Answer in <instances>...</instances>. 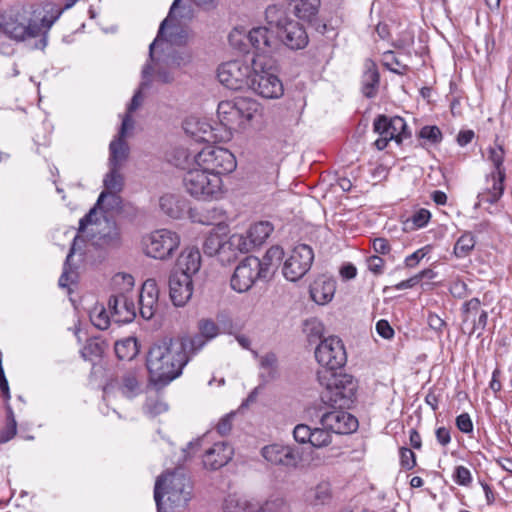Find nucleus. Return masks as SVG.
I'll return each mask as SVG.
<instances>
[{
    "mask_svg": "<svg viewBox=\"0 0 512 512\" xmlns=\"http://www.w3.org/2000/svg\"><path fill=\"white\" fill-rule=\"evenodd\" d=\"M150 70H151V67L149 65L143 66V68H142V72H141L142 81L139 85L138 90L134 93V95L131 99V102L127 108L126 115H129L130 117H131V113L136 111L143 103V100H144V96L142 93L143 90L150 87Z\"/></svg>",
    "mask_w": 512,
    "mask_h": 512,
    "instance_id": "nucleus-41",
    "label": "nucleus"
},
{
    "mask_svg": "<svg viewBox=\"0 0 512 512\" xmlns=\"http://www.w3.org/2000/svg\"><path fill=\"white\" fill-rule=\"evenodd\" d=\"M158 52L173 68L186 66L192 60V55L188 51H176L171 50L170 47H161Z\"/></svg>",
    "mask_w": 512,
    "mask_h": 512,
    "instance_id": "nucleus-44",
    "label": "nucleus"
},
{
    "mask_svg": "<svg viewBox=\"0 0 512 512\" xmlns=\"http://www.w3.org/2000/svg\"><path fill=\"white\" fill-rule=\"evenodd\" d=\"M488 322V313L485 310H481L477 319H474V324L471 326L468 334L472 336L477 333V337H480L486 328Z\"/></svg>",
    "mask_w": 512,
    "mask_h": 512,
    "instance_id": "nucleus-62",
    "label": "nucleus"
},
{
    "mask_svg": "<svg viewBox=\"0 0 512 512\" xmlns=\"http://www.w3.org/2000/svg\"><path fill=\"white\" fill-rule=\"evenodd\" d=\"M17 433V422L11 407H8V423L6 427L0 432V443L10 441Z\"/></svg>",
    "mask_w": 512,
    "mask_h": 512,
    "instance_id": "nucleus-57",
    "label": "nucleus"
},
{
    "mask_svg": "<svg viewBox=\"0 0 512 512\" xmlns=\"http://www.w3.org/2000/svg\"><path fill=\"white\" fill-rule=\"evenodd\" d=\"M117 391L127 399H134L144 391V374L141 369L125 371L116 380Z\"/></svg>",
    "mask_w": 512,
    "mask_h": 512,
    "instance_id": "nucleus-23",
    "label": "nucleus"
},
{
    "mask_svg": "<svg viewBox=\"0 0 512 512\" xmlns=\"http://www.w3.org/2000/svg\"><path fill=\"white\" fill-rule=\"evenodd\" d=\"M162 44L161 38L156 37L149 46V59L144 66H150V85L153 80L163 84L173 82L174 76L171 72L173 68L164 57L158 52V46Z\"/></svg>",
    "mask_w": 512,
    "mask_h": 512,
    "instance_id": "nucleus-19",
    "label": "nucleus"
},
{
    "mask_svg": "<svg viewBox=\"0 0 512 512\" xmlns=\"http://www.w3.org/2000/svg\"><path fill=\"white\" fill-rule=\"evenodd\" d=\"M277 39L291 50L304 49L309 42L305 28L295 20L278 32Z\"/></svg>",
    "mask_w": 512,
    "mask_h": 512,
    "instance_id": "nucleus-26",
    "label": "nucleus"
},
{
    "mask_svg": "<svg viewBox=\"0 0 512 512\" xmlns=\"http://www.w3.org/2000/svg\"><path fill=\"white\" fill-rule=\"evenodd\" d=\"M185 131L198 142L210 143L216 139L212 126L203 121H187Z\"/></svg>",
    "mask_w": 512,
    "mask_h": 512,
    "instance_id": "nucleus-40",
    "label": "nucleus"
},
{
    "mask_svg": "<svg viewBox=\"0 0 512 512\" xmlns=\"http://www.w3.org/2000/svg\"><path fill=\"white\" fill-rule=\"evenodd\" d=\"M233 447L224 441L215 443L207 449L203 455L204 467L210 470H217L225 466L233 457Z\"/></svg>",
    "mask_w": 512,
    "mask_h": 512,
    "instance_id": "nucleus-27",
    "label": "nucleus"
},
{
    "mask_svg": "<svg viewBox=\"0 0 512 512\" xmlns=\"http://www.w3.org/2000/svg\"><path fill=\"white\" fill-rule=\"evenodd\" d=\"M259 508L256 512H286V503L282 498L276 497L264 503L259 501Z\"/></svg>",
    "mask_w": 512,
    "mask_h": 512,
    "instance_id": "nucleus-59",
    "label": "nucleus"
},
{
    "mask_svg": "<svg viewBox=\"0 0 512 512\" xmlns=\"http://www.w3.org/2000/svg\"><path fill=\"white\" fill-rule=\"evenodd\" d=\"M159 206L163 213L173 219L182 217L186 207V201L173 194H165L159 199Z\"/></svg>",
    "mask_w": 512,
    "mask_h": 512,
    "instance_id": "nucleus-38",
    "label": "nucleus"
},
{
    "mask_svg": "<svg viewBox=\"0 0 512 512\" xmlns=\"http://www.w3.org/2000/svg\"><path fill=\"white\" fill-rule=\"evenodd\" d=\"M273 231V225L268 221H261L250 226L249 237L257 246L262 245Z\"/></svg>",
    "mask_w": 512,
    "mask_h": 512,
    "instance_id": "nucleus-47",
    "label": "nucleus"
},
{
    "mask_svg": "<svg viewBox=\"0 0 512 512\" xmlns=\"http://www.w3.org/2000/svg\"><path fill=\"white\" fill-rule=\"evenodd\" d=\"M114 293L124 292L134 295V278L130 274L118 273L113 277Z\"/></svg>",
    "mask_w": 512,
    "mask_h": 512,
    "instance_id": "nucleus-51",
    "label": "nucleus"
},
{
    "mask_svg": "<svg viewBox=\"0 0 512 512\" xmlns=\"http://www.w3.org/2000/svg\"><path fill=\"white\" fill-rule=\"evenodd\" d=\"M313 447L321 448L331 443L330 431L322 428L312 429L311 440L309 442Z\"/></svg>",
    "mask_w": 512,
    "mask_h": 512,
    "instance_id": "nucleus-56",
    "label": "nucleus"
},
{
    "mask_svg": "<svg viewBox=\"0 0 512 512\" xmlns=\"http://www.w3.org/2000/svg\"><path fill=\"white\" fill-rule=\"evenodd\" d=\"M145 412L151 417H156L168 410V405L159 398H148L144 406Z\"/></svg>",
    "mask_w": 512,
    "mask_h": 512,
    "instance_id": "nucleus-58",
    "label": "nucleus"
},
{
    "mask_svg": "<svg viewBox=\"0 0 512 512\" xmlns=\"http://www.w3.org/2000/svg\"><path fill=\"white\" fill-rule=\"evenodd\" d=\"M331 499V488L327 482H321L316 487L310 489L306 494V500L314 505H325Z\"/></svg>",
    "mask_w": 512,
    "mask_h": 512,
    "instance_id": "nucleus-45",
    "label": "nucleus"
},
{
    "mask_svg": "<svg viewBox=\"0 0 512 512\" xmlns=\"http://www.w3.org/2000/svg\"><path fill=\"white\" fill-rule=\"evenodd\" d=\"M418 137L430 145L439 144L443 138L441 130L435 125L423 126L418 133Z\"/></svg>",
    "mask_w": 512,
    "mask_h": 512,
    "instance_id": "nucleus-55",
    "label": "nucleus"
},
{
    "mask_svg": "<svg viewBox=\"0 0 512 512\" xmlns=\"http://www.w3.org/2000/svg\"><path fill=\"white\" fill-rule=\"evenodd\" d=\"M228 246V253H235L236 256L237 252L248 253L256 247L248 232L246 234H233L230 236L228 238Z\"/></svg>",
    "mask_w": 512,
    "mask_h": 512,
    "instance_id": "nucleus-46",
    "label": "nucleus"
},
{
    "mask_svg": "<svg viewBox=\"0 0 512 512\" xmlns=\"http://www.w3.org/2000/svg\"><path fill=\"white\" fill-rule=\"evenodd\" d=\"M177 265L180 271L176 273H185L189 277L197 273L201 266L200 251L196 247L186 248L179 256Z\"/></svg>",
    "mask_w": 512,
    "mask_h": 512,
    "instance_id": "nucleus-36",
    "label": "nucleus"
},
{
    "mask_svg": "<svg viewBox=\"0 0 512 512\" xmlns=\"http://www.w3.org/2000/svg\"><path fill=\"white\" fill-rule=\"evenodd\" d=\"M192 354L181 338L154 343L147 354L146 367L155 384L166 385L179 377Z\"/></svg>",
    "mask_w": 512,
    "mask_h": 512,
    "instance_id": "nucleus-2",
    "label": "nucleus"
},
{
    "mask_svg": "<svg viewBox=\"0 0 512 512\" xmlns=\"http://www.w3.org/2000/svg\"><path fill=\"white\" fill-rule=\"evenodd\" d=\"M108 308L112 318L117 323H130L137 315L134 295H128L124 292L113 293L109 298Z\"/></svg>",
    "mask_w": 512,
    "mask_h": 512,
    "instance_id": "nucleus-21",
    "label": "nucleus"
},
{
    "mask_svg": "<svg viewBox=\"0 0 512 512\" xmlns=\"http://www.w3.org/2000/svg\"><path fill=\"white\" fill-rule=\"evenodd\" d=\"M189 30L182 23L170 22L161 37L162 44L159 47L183 46L189 39Z\"/></svg>",
    "mask_w": 512,
    "mask_h": 512,
    "instance_id": "nucleus-33",
    "label": "nucleus"
},
{
    "mask_svg": "<svg viewBox=\"0 0 512 512\" xmlns=\"http://www.w3.org/2000/svg\"><path fill=\"white\" fill-rule=\"evenodd\" d=\"M251 45L259 52L258 55L266 56L277 47V40L270 37L267 27H255L247 35Z\"/></svg>",
    "mask_w": 512,
    "mask_h": 512,
    "instance_id": "nucleus-31",
    "label": "nucleus"
},
{
    "mask_svg": "<svg viewBox=\"0 0 512 512\" xmlns=\"http://www.w3.org/2000/svg\"><path fill=\"white\" fill-rule=\"evenodd\" d=\"M315 357L323 369L331 371L340 369L347 361L344 344L337 336L322 339L316 347Z\"/></svg>",
    "mask_w": 512,
    "mask_h": 512,
    "instance_id": "nucleus-12",
    "label": "nucleus"
},
{
    "mask_svg": "<svg viewBox=\"0 0 512 512\" xmlns=\"http://www.w3.org/2000/svg\"><path fill=\"white\" fill-rule=\"evenodd\" d=\"M488 159L492 162L495 171L491 173L490 179L492 181L491 188H488L487 191L481 192L478 195V203L477 205H481L482 203H496L504 192V179L506 176L505 169L503 167V161L505 152L502 145L496 144L494 147H490Z\"/></svg>",
    "mask_w": 512,
    "mask_h": 512,
    "instance_id": "nucleus-10",
    "label": "nucleus"
},
{
    "mask_svg": "<svg viewBox=\"0 0 512 512\" xmlns=\"http://www.w3.org/2000/svg\"><path fill=\"white\" fill-rule=\"evenodd\" d=\"M196 165L204 170L221 175L231 173L235 170L237 163L235 156L222 147L207 146L194 156Z\"/></svg>",
    "mask_w": 512,
    "mask_h": 512,
    "instance_id": "nucleus-9",
    "label": "nucleus"
},
{
    "mask_svg": "<svg viewBox=\"0 0 512 512\" xmlns=\"http://www.w3.org/2000/svg\"><path fill=\"white\" fill-rule=\"evenodd\" d=\"M312 429L306 424H298L293 430L295 441L301 444L309 443L311 440Z\"/></svg>",
    "mask_w": 512,
    "mask_h": 512,
    "instance_id": "nucleus-63",
    "label": "nucleus"
},
{
    "mask_svg": "<svg viewBox=\"0 0 512 512\" xmlns=\"http://www.w3.org/2000/svg\"><path fill=\"white\" fill-rule=\"evenodd\" d=\"M167 495L170 503L176 507L186 506L192 497L190 479L177 468L159 476L154 487V499L158 512L162 510V499Z\"/></svg>",
    "mask_w": 512,
    "mask_h": 512,
    "instance_id": "nucleus-4",
    "label": "nucleus"
},
{
    "mask_svg": "<svg viewBox=\"0 0 512 512\" xmlns=\"http://www.w3.org/2000/svg\"><path fill=\"white\" fill-rule=\"evenodd\" d=\"M261 455L271 465L285 468H295L301 458L296 448L278 443L264 446Z\"/></svg>",
    "mask_w": 512,
    "mask_h": 512,
    "instance_id": "nucleus-18",
    "label": "nucleus"
},
{
    "mask_svg": "<svg viewBox=\"0 0 512 512\" xmlns=\"http://www.w3.org/2000/svg\"><path fill=\"white\" fill-rule=\"evenodd\" d=\"M179 245L180 236L169 229L155 230L144 239L146 255L160 260L172 256Z\"/></svg>",
    "mask_w": 512,
    "mask_h": 512,
    "instance_id": "nucleus-11",
    "label": "nucleus"
},
{
    "mask_svg": "<svg viewBox=\"0 0 512 512\" xmlns=\"http://www.w3.org/2000/svg\"><path fill=\"white\" fill-rule=\"evenodd\" d=\"M197 155L196 151H191L184 146L176 147L171 155L170 161L178 168L192 169L191 166L196 164L194 156Z\"/></svg>",
    "mask_w": 512,
    "mask_h": 512,
    "instance_id": "nucleus-43",
    "label": "nucleus"
},
{
    "mask_svg": "<svg viewBox=\"0 0 512 512\" xmlns=\"http://www.w3.org/2000/svg\"><path fill=\"white\" fill-rule=\"evenodd\" d=\"M258 268V257L250 255L244 258L234 270L230 280L231 288L238 293L250 290L257 280H263Z\"/></svg>",
    "mask_w": 512,
    "mask_h": 512,
    "instance_id": "nucleus-16",
    "label": "nucleus"
},
{
    "mask_svg": "<svg viewBox=\"0 0 512 512\" xmlns=\"http://www.w3.org/2000/svg\"><path fill=\"white\" fill-rule=\"evenodd\" d=\"M91 228V239L93 245L101 249H118L121 247L123 239L119 224L114 219L105 216L96 217V207L80 219L78 233H84L88 226Z\"/></svg>",
    "mask_w": 512,
    "mask_h": 512,
    "instance_id": "nucleus-5",
    "label": "nucleus"
},
{
    "mask_svg": "<svg viewBox=\"0 0 512 512\" xmlns=\"http://www.w3.org/2000/svg\"><path fill=\"white\" fill-rule=\"evenodd\" d=\"M481 302L478 298H472L463 303L461 307V315L463 323L474 324V319H477L481 312Z\"/></svg>",
    "mask_w": 512,
    "mask_h": 512,
    "instance_id": "nucleus-49",
    "label": "nucleus"
},
{
    "mask_svg": "<svg viewBox=\"0 0 512 512\" xmlns=\"http://www.w3.org/2000/svg\"><path fill=\"white\" fill-rule=\"evenodd\" d=\"M133 127L134 121L132 117H130L129 115H125L122 120V124L117 137L114 140H112L109 145L110 167L121 168L124 162L127 160L129 154V146L125 141V137L127 132L129 130H132Z\"/></svg>",
    "mask_w": 512,
    "mask_h": 512,
    "instance_id": "nucleus-20",
    "label": "nucleus"
},
{
    "mask_svg": "<svg viewBox=\"0 0 512 512\" xmlns=\"http://www.w3.org/2000/svg\"><path fill=\"white\" fill-rule=\"evenodd\" d=\"M336 290L335 281L326 277H320L310 287V296L319 305L330 302Z\"/></svg>",
    "mask_w": 512,
    "mask_h": 512,
    "instance_id": "nucleus-35",
    "label": "nucleus"
},
{
    "mask_svg": "<svg viewBox=\"0 0 512 512\" xmlns=\"http://www.w3.org/2000/svg\"><path fill=\"white\" fill-rule=\"evenodd\" d=\"M159 289L155 279H147L138 295L139 313L143 319L150 320L158 308Z\"/></svg>",
    "mask_w": 512,
    "mask_h": 512,
    "instance_id": "nucleus-25",
    "label": "nucleus"
},
{
    "mask_svg": "<svg viewBox=\"0 0 512 512\" xmlns=\"http://www.w3.org/2000/svg\"><path fill=\"white\" fill-rule=\"evenodd\" d=\"M314 260L313 249L307 244H299L293 248L289 257L284 261L283 276L295 282L304 277L310 270Z\"/></svg>",
    "mask_w": 512,
    "mask_h": 512,
    "instance_id": "nucleus-13",
    "label": "nucleus"
},
{
    "mask_svg": "<svg viewBox=\"0 0 512 512\" xmlns=\"http://www.w3.org/2000/svg\"><path fill=\"white\" fill-rule=\"evenodd\" d=\"M259 501L246 495L230 494L223 503L224 512H256Z\"/></svg>",
    "mask_w": 512,
    "mask_h": 512,
    "instance_id": "nucleus-34",
    "label": "nucleus"
},
{
    "mask_svg": "<svg viewBox=\"0 0 512 512\" xmlns=\"http://www.w3.org/2000/svg\"><path fill=\"white\" fill-rule=\"evenodd\" d=\"M248 88L266 99H277L283 95V84L273 72L271 58L263 55L253 57L252 74Z\"/></svg>",
    "mask_w": 512,
    "mask_h": 512,
    "instance_id": "nucleus-6",
    "label": "nucleus"
},
{
    "mask_svg": "<svg viewBox=\"0 0 512 512\" xmlns=\"http://www.w3.org/2000/svg\"><path fill=\"white\" fill-rule=\"evenodd\" d=\"M474 246V236L471 233H464L454 245V254L458 258H464L469 255Z\"/></svg>",
    "mask_w": 512,
    "mask_h": 512,
    "instance_id": "nucleus-50",
    "label": "nucleus"
},
{
    "mask_svg": "<svg viewBox=\"0 0 512 512\" xmlns=\"http://www.w3.org/2000/svg\"><path fill=\"white\" fill-rule=\"evenodd\" d=\"M203 251L207 256H218L221 262L236 259L235 253H228V238L218 232H211L203 242Z\"/></svg>",
    "mask_w": 512,
    "mask_h": 512,
    "instance_id": "nucleus-28",
    "label": "nucleus"
},
{
    "mask_svg": "<svg viewBox=\"0 0 512 512\" xmlns=\"http://www.w3.org/2000/svg\"><path fill=\"white\" fill-rule=\"evenodd\" d=\"M183 186L185 191L197 200H217L224 193L222 178L199 166L185 173Z\"/></svg>",
    "mask_w": 512,
    "mask_h": 512,
    "instance_id": "nucleus-7",
    "label": "nucleus"
},
{
    "mask_svg": "<svg viewBox=\"0 0 512 512\" xmlns=\"http://www.w3.org/2000/svg\"><path fill=\"white\" fill-rule=\"evenodd\" d=\"M84 360H91L93 356L98 357L102 354V345L96 340H88L80 351Z\"/></svg>",
    "mask_w": 512,
    "mask_h": 512,
    "instance_id": "nucleus-60",
    "label": "nucleus"
},
{
    "mask_svg": "<svg viewBox=\"0 0 512 512\" xmlns=\"http://www.w3.org/2000/svg\"><path fill=\"white\" fill-rule=\"evenodd\" d=\"M121 168L110 167L109 173L104 178L106 191L120 192L124 185V179L120 173Z\"/></svg>",
    "mask_w": 512,
    "mask_h": 512,
    "instance_id": "nucleus-52",
    "label": "nucleus"
},
{
    "mask_svg": "<svg viewBox=\"0 0 512 512\" xmlns=\"http://www.w3.org/2000/svg\"><path fill=\"white\" fill-rule=\"evenodd\" d=\"M118 193L119 192L110 191L101 192L94 207H101L107 210L119 209L121 207L122 200Z\"/></svg>",
    "mask_w": 512,
    "mask_h": 512,
    "instance_id": "nucleus-53",
    "label": "nucleus"
},
{
    "mask_svg": "<svg viewBox=\"0 0 512 512\" xmlns=\"http://www.w3.org/2000/svg\"><path fill=\"white\" fill-rule=\"evenodd\" d=\"M345 408L334 407L320 416V424L335 434H350L358 428V420Z\"/></svg>",
    "mask_w": 512,
    "mask_h": 512,
    "instance_id": "nucleus-17",
    "label": "nucleus"
},
{
    "mask_svg": "<svg viewBox=\"0 0 512 512\" xmlns=\"http://www.w3.org/2000/svg\"><path fill=\"white\" fill-rule=\"evenodd\" d=\"M374 132L379 134V138L375 141L378 150H383L389 141L395 140L398 144L405 137L407 124L402 117L395 116L388 118L385 115H379L373 123Z\"/></svg>",
    "mask_w": 512,
    "mask_h": 512,
    "instance_id": "nucleus-14",
    "label": "nucleus"
},
{
    "mask_svg": "<svg viewBox=\"0 0 512 512\" xmlns=\"http://www.w3.org/2000/svg\"><path fill=\"white\" fill-rule=\"evenodd\" d=\"M265 20L270 29H274L276 34L280 32L288 23L294 20L289 15V9L281 4L269 5L265 11Z\"/></svg>",
    "mask_w": 512,
    "mask_h": 512,
    "instance_id": "nucleus-32",
    "label": "nucleus"
},
{
    "mask_svg": "<svg viewBox=\"0 0 512 512\" xmlns=\"http://www.w3.org/2000/svg\"><path fill=\"white\" fill-rule=\"evenodd\" d=\"M198 329L199 333L192 337H181L192 356L219 334V326L211 319H201L198 322Z\"/></svg>",
    "mask_w": 512,
    "mask_h": 512,
    "instance_id": "nucleus-22",
    "label": "nucleus"
},
{
    "mask_svg": "<svg viewBox=\"0 0 512 512\" xmlns=\"http://www.w3.org/2000/svg\"><path fill=\"white\" fill-rule=\"evenodd\" d=\"M252 74V64L249 65L241 60H234L223 63L218 68L219 82L231 90L248 88Z\"/></svg>",
    "mask_w": 512,
    "mask_h": 512,
    "instance_id": "nucleus-15",
    "label": "nucleus"
},
{
    "mask_svg": "<svg viewBox=\"0 0 512 512\" xmlns=\"http://www.w3.org/2000/svg\"><path fill=\"white\" fill-rule=\"evenodd\" d=\"M259 113L260 104L249 97L221 101L217 108L220 122L229 129L246 127Z\"/></svg>",
    "mask_w": 512,
    "mask_h": 512,
    "instance_id": "nucleus-8",
    "label": "nucleus"
},
{
    "mask_svg": "<svg viewBox=\"0 0 512 512\" xmlns=\"http://www.w3.org/2000/svg\"><path fill=\"white\" fill-rule=\"evenodd\" d=\"M77 0L68 2L63 8L54 3H45L41 10L33 12V18L26 19L19 13L9 17L0 16V37H6L22 42L27 39L41 37L35 48L44 49L47 46L48 31L59 19L65 9L74 5Z\"/></svg>",
    "mask_w": 512,
    "mask_h": 512,
    "instance_id": "nucleus-1",
    "label": "nucleus"
},
{
    "mask_svg": "<svg viewBox=\"0 0 512 512\" xmlns=\"http://www.w3.org/2000/svg\"><path fill=\"white\" fill-rule=\"evenodd\" d=\"M90 318L92 324L100 330H105L109 327L110 318L104 308L92 312Z\"/></svg>",
    "mask_w": 512,
    "mask_h": 512,
    "instance_id": "nucleus-61",
    "label": "nucleus"
},
{
    "mask_svg": "<svg viewBox=\"0 0 512 512\" xmlns=\"http://www.w3.org/2000/svg\"><path fill=\"white\" fill-rule=\"evenodd\" d=\"M324 326L322 322L316 318H311L304 323V332L310 343L320 340L323 336Z\"/></svg>",
    "mask_w": 512,
    "mask_h": 512,
    "instance_id": "nucleus-54",
    "label": "nucleus"
},
{
    "mask_svg": "<svg viewBox=\"0 0 512 512\" xmlns=\"http://www.w3.org/2000/svg\"><path fill=\"white\" fill-rule=\"evenodd\" d=\"M169 293L175 306H184L193 293L192 278L185 273H171L169 277Z\"/></svg>",
    "mask_w": 512,
    "mask_h": 512,
    "instance_id": "nucleus-24",
    "label": "nucleus"
},
{
    "mask_svg": "<svg viewBox=\"0 0 512 512\" xmlns=\"http://www.w3.org/2000/svg\"><path fill=\"white\" fill-rule=\"evenodd\" d=\"M379 78V72L376 64L371 60H367L365 62V71L362 76V92L366 97L372 98L376 95Z\"/></svg>",
    "mask_w": 512,
    "mask_h": 512,
    "instance_id": "nucleus-39",
    "label": "nucleus"
},
{
    "mask_svg": "<svg viewBox=\"0 0 512 512\" xmlns=\"http://www.w3.org/2000/svg\"><path fill=\"white\" fill-rule=\"evenodd\" d=\"M453 478L454 481L461 486H468L472 481L470 470L462 465L455 468Z\"/></svg>",
    "mask_w": 512,
    "mask_h": 512,
    "instance_id": "nucleus-64",
    "label": "nucleus"
},
{
    "mask_svg": "<svg viewBox=\"0 0 512 512\" xmlns=\"http://www.w3.org/2000/svg\"><path fill=\"white\" fill-rule=\"evenodd\" d=\"M115 353L120 360L130 361L139 353L136 338L128 337L115 343Z\"/></svg>",
    "mask_w": 512,
    "mask_h": 512,
    "instance_id": "nucleus-42",
    "label": "nucleus"
},
{
    "mask_svg": "<svg viewBox=\"0 0 512 512\" xmlns=\"http://www.w3.org/2000/svg\"><path fill=\"white\" fill-rule=\"evenodd\" d=\"M318 381L325 389L321 399L332 407L349 408L356 397L357 382L348 374L337 373L329 369L319 370Z\"/></svg>",
    "mask_w": 512,
    "mask_h": 512,
    "instance_id": "nucleus-3",
    "label": "nucleus"
},
{
    "mask_svg": "<svg viewBox=\"0 0 512 512\" xmlns=\"http://www.w3.org/2000/svg\"><path fill=\"white\" fill-rule=\"evenodd\" d=\"M260 376L265 382L272 380L275 377L277 370V357L274 353H267L260 357Z\"/></svg>",
    "mask_w": 512,
    "mask_h": 512,
    "instance_id": "nucleus-48",
    "label": "nucleus"
},
{
    "mask_svg": "<svg viewBox=\"0 0 512 512\" xmlns=\"http://www.w3.org/2000/svg\"><path fill=\"white\" fill-rule=\"evenodd\" d=\"M284 257V250L282 247L275 245L270 247L262 259H259V272L263 280H269L274 275L275 271L279 268L281 261Z\"/></svg>",
    "mask_w": 512,
    "mask_h": 512,
    "instance_id": "nucleus-30",
    "label": "nucleus"
},
{
    "mask_svg": "<svg viewBox=\"0 0 512 512\" xmlns=\"http://www.w3.org/2000/svg\"><path fill=\"white\" fill-rule=\"evenodd\" d=\"M294 2L295 15L303 21L316 25L320 0H296Z\"/></svg>",
    "mask_w": 512,
    "mask_h": 512,
    "instance_id": "nucleus-37",
    "label": "nucleus"
},
{
    "mask_svg": "<svg viewBox=\"0 0 512 512\" xmlns=\"http://www.w3.org/2000/svg\"><path fill=\"white\" fill-rule=\"evenodd\" d=\"M183 0H174L171 5L168 16L162 21L157 34L158 38H161L164 31L170 22H186L192 20L194 17V11L191 4H182Z\"/></svg>",
    "mask_w": 512,
    "mask_h": 512,
    "instance_id": "nucleus-29",
    "label": "nucleus"
}]
</instances>
